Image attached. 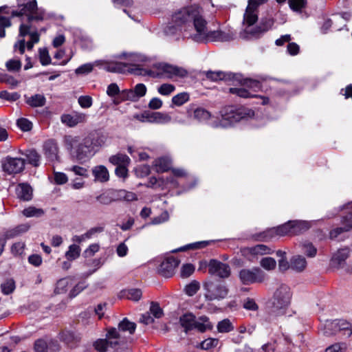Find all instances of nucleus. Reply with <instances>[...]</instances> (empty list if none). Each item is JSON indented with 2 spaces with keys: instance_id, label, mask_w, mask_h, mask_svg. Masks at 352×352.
<instances>
[{
  "instance_id": "f257e3e1",
  "label": "nucleus",
  "mask_w": 352,
  "mask_h": 352,
  "mask_svg": "<svg viewBox=\"0 0 352 352\" xmlns=\"http://www.w3.org/2000/svg\"><path fill=\"white\" fill-rule=\"evenodd\" d=\"M43 12L37 8L36 0H32L24 4L19 12H14V16H26L28 23H21L19 26V32L17 41L14 44V52L23 54L25 48L32 50L34 45L40 41V34L36 28H33L30 23L33 21H41L43 19Z\"/></svg>"
},
{
  "instance_id": "f03ea898",
  "label": "nucleus",
  "mask_w": 352,
  "mask_h": 352,
  "mask_svg": "<svg viewBox=\"0 0 352 352\" xmlns=\"http://www.w3.org/2000/svg\"><path fill=\"white\" fill-rule=\"evenodd\" d=\"M204 19L195 6L184 8L172 15L171 22L164 28L166 35H175L184 31L183 36L191 38V34L197 33L196 23Z\"/></svg>"
},
{
  "instance_id": "7ed1b4c3",
  "label": "nucleus",
  "mask_w": 352,
  "mask_h": 352,
  "mask_svg": "<svg viewBox=\"0 0 352 352\" xmlns=\"http://www.w3.org/2000/svg\"><path fill=\"white\" fill-rule=\"evenodd\" d=\"M116 58L118 59H124L126 62H106L103 68L109 72L120 74L128 72L138 76H147L152 73L151 70L145 67L146 64L149 62L151 59L144 54L135 52H123L118 54Z\"/></svg>"
},
{
  "instance_id": "20e7f679",
  "label": "nucleus",
  "mask_w": 352,
  "mask_h": 352,
  "mask_svg": "<svg viewBox=\"0 0 352 352\" xmlns=\"http://www.w3.org/2000/svg\"><path fill=\"white\" fill-rule=\"evenodd\" d=\"M197 33L191 34V39L197 43L226 42L233 39L234 34L230 32L221 30L209 31L205 19L198 20L196 23Z\"/></svg>"
},
{
  "instance_id": "39448f33",
  "label": "nucleus",
  "mask_w": 352,
  "mask_h": 352,
  "mask_svg": "<svg viewBox=\"0 0 352 352\" xmlns=\"http://www.w3.org/2000/svg\"><path fill=\"white\" fill-rule=\"evenodd\" d=\"M65 143L80 160L90 158L96 153L88 135L80 142L78 137L67 136L65 138Z\"/></svg>"
},
{
  "instance_id": "423d86ee",
  "label": "nucleus",
  "mask_w": 352,
  "mask_h": 352,
  "mask_svg": "<svg viewBox=\"0 0 352 352\" xmlns=\"http://www.w3.org/2000/svg\"><path fill=\"white\" fill-rule=\"evenodd\" d=\"M219 113L221 117V124L224 127L231 126L241 120L252 118L254 115V111L250 109L233 105L223 107Z\"/></svg>"
},
{
  "instance_id": "0eeeda50",
  "label": "nucleus",
  "mask_w": 352,
  "mask_h": 352,
  "mask_svg": "<svg viewBox=\"0 0 352 352\" xmlns=\"http://www.w3.org/2000/svg\"><path fill=\"white\" fill-rule=\"evenodd\" d=\"M292 298L290 288L286 285H281L275 291L270 309V313L274 316L285 314L289 307Z\"/></svg>"
},
{
  "instance_id": "6e6552de",
  "label": "nucleus",
  "mask_w": 352,
  "mask_h": 352,
  "mask_svg": "<svg viewBox=\"0 0 352 352\" xmlns=\"http://www.w3.org/2000/svg\"><path fill=\"white\" fill-rule=\"evenodd\" d=\"M179 324L184 328L186 333L193 329H197L200 333H204L207 330L212 329V325L206 316H201L197 319L195 315L190 312L180 316Z\"/></svg>"
},
{
  "instance_id": "1a4fd4ad",
  "label": "nucleus",
  "mask_w": 352,
  "mask_h": 352,
  "mask_svg": "<svg viewBox=\"0 0 352 352\" xmlns=\"http://www.w3.org/2000/svg\"><path fill=\"white\" fill-rule=\"evenodd\" d=\"M204 287L206 290L205 298L210 301L225 299L229 294L228 285L219 280L206 282Z\"/></svg>"
},
{
  "instance_id": "9d476101",
  "label": "nucleus",
  "mask_w": 352,
  "mask_h": 352,
  "mask_svg": "<svg viewBox=\"0 0 352 352\" xmlns=\"http://www.w3.org/2000/svg\"><path fill=\"white\" fill-rule=\"evenodd\" d=\"M188 74V71L182 67L166 63H155V78H184Z\"/></svg>"
},
{
  "instance_id": "9b49d317",
  "label": "nucleus",
  "mask_w": 352,
  "mask_h": 352,
  "mask_svg": "<svg viewBox=\"0 0 352 352\" xmlns=\"http://www.w3.org/2000/svg\"><path fill=\"white\" fill-rule=\"evenodd\" d=\"M239 278L243 285H250L256 283H263L265 276L258 267L243 268L239 272Z\"/></svg>"
},
{
  "instance_id": "f8f14e48",
  "label": "nucleus",
  "mask_w": 352,
  "mask_h": 352,
  "mask_svg": "<svg viewBox=\"0 0 352 352\" xmlns=\"http://www.w3.org/2000/svg\"><path fill=\"white\" fill-rule=\"evenodd\" d=\"M274 24V20L272 17L262 18L257 26L252 28H247L245 29V37L248 39L252 38H259L264 33L271 30Z\"/></svg>"
},
{
  "instance_id": "ddd939ff",
  "label": "nucleus",
  "mask_w": 352,
  "mask_h": 352,
  "mask_svg": "<svg viewBox=\"0 0 352 352\" xmlns=\"http://www.w3.org/2000/svg\"><path fill=\"white\" fill-rule=\"evenodd\" d=\"M208 272L211 275H215L221 278H228L231 274L230 265L216 259L210 261Z\"/></svg>"
},
{
  "instance_id": "4468645a",
  "label": "nucleus",
  "mask_w": 352,
  "mask_h": 352,
  "mask_svg": "<svg viewBox=\"0 0 352 352\" xmlns=\"http://www.w3.org/2000/svg\"><path fill=\"white\" fill-rule=\"evenodd\" d=\"M146 92V87L144 84L139 83L133 89L122 90L120 94L122 101H137L144 96Z\"/></svg>"
},
{
  "instance_id": "2eb2a0df",
  "label": "nucleus",
  "mask_w": 352,
  "mask_h": 352,
  "mask_svg": "<svg viewBox=\"0 0 352 352\" xmlns=\"http://www.w3.org/2000/svg\"><path fill=\"white\" fill-rule=\"evenodd\" d=\"M25 167V160L21 157H8L3 162V170L8 174H16Z\"/></svg>"
},
{
  "instance_id": "dca6fc26",
  "label": "nucleus",
  "mask_w": 352,
  "mask_h": 352,
  "mask_svg": "<svg viewBox=\"0 0 352 352\" xmlns=\"http://www.w3.org/2000/svg\"><path fill=\"white\" fill-rule=\"evenodd\" d=\"M87 119L88 116L86 113L78 111L63 114L60 117L61 122L69 127H74L79 124L85 123Z\"/></svg>"
},
{
  "instance_id": "f3484780",
  "label": "nucleus",
  "mask_w": 352,
  "mask_h": 352,
  "mask_svg": "<svg viewBox=\"0 0 352 352\" xmlns=\"http://www.w3.org/2000/svg\"><path fill=\"white\" fill-rule=\"evenodd\" d=\"M179 263V261L175 257H166L161 262L157 272L164 277H170L174 274L175 270L178 266Z\"/></svg>"
},
{
  "instance_id": "a211bd4d",
  "label": "nucleus",
  "mask_w": 352,
  "mask_h": 352,
  "mask_svg": "<svg viewBox=\"0 0 352 352\" xmlns=\"http://www.w3.org/2000/svg\"><path fill=\"white\" fill-rule=\"evenodd\" d=\"M43 152L49 162L58 161L59 159L58 147L57 143L53 140H48L44 142Z\"/></svg>"
},
{
  "instance_id": "6ab92c4d",
  "label": "nucleus",
  "mask_w": 352,
  "mask_h": 352,
  "mask_svg": "<svg viewBox=\"0 0 352 352\" xmlns=\"http://www.w3.org/2000/svg\"><path fill=\"white\" fill-rule=\"evenodd\" d=\"M349 249L347 248L339 250L334 254L331 258V265L334 267L342 268L345 265V261L349 257Z\"/></svg>"
},
{
  "instance_id": "aec40b11",
  "label": "nucleus",
  "mask_w": 352,
  "mask_h": 352,
  "mask_svg": "<svg viewBox=\"0 0 352 352\" xmlns=\"http://www.w3.org/2000/svg\"><path fill=\"white\" fill-rule=\"evenodd\" d=\"M16 194L21 200L30 201L32 199L33 190L28 184L21 183L16 188Z\"/></svg>"
},
{
  "instance_id": "412c9836",
  "label": "nucleus",
  "mask_w": 352,
  "mask_h": 352,
  "mask_svg": "<svg viewBox=\"0 0 352 352\" xmlns=\"http://www.w3.org/2000/svg\"><path fill=\"white\" fill-rule=\"evenodd\" d=\"M329 328L333 329L336 332L343 331L344 335L349 337L352 334L351 325L344 320H335L329 325Z\"/></svg>"
},
{
  "instance_id": "4be33fe9",
  "label": "nucleus",
  "mask_w": 352,
  "mask_h": 352,
  "mask_svg": "<svg viewBox=\"0 0 352 352\" xmlns=\"http://www.w3.org/2000/svg\"><path fill=\"white\" fill-rule=\"evenodd\" d=\"M91 172L96 182L104 183L107 182L109 179V171L103 165H98L93 167Z\"/></svg>"
},
{
  "instance_id": "5701e85b",
  "label": "nucleus",
  "mask_w": 352,
  "mask_h": 352,
  "mask_svg": "<svg viewBox=\"0 0 352 352\" xmlns=\"http://www.w3.org/2000/svg\"><path fill=\"white\" fill-rule=\"evenodd\" d=\"M193 113V118L199 122H205L208 120L210 117V113L206 109L202 107H195V105H191L190 109L188 110V113L190 114V112Z\"/></svg>"
},
{
  "instance_id": "b1692460",
  "label": "nucleus",
  "mask_w": 352,
  "mask_h": 352,
  "mask_svg": "<svg viewBox=\"0 0 352 352\" xmlns=\"http://www.w3.org/2000/svg\"><path fill=\"white\" fill-rule=\"evenodd\" d=\"M257 8L248 5L243 16V23L248 25V28L254 24L258 20L256 14Z\"/></svg>"
},
{
  "instance_id": "393cba45",
  "label": "nucleus",
  "mask_w": 352,
  "mask_h": 352,
  "mask_svg": "<svg viewBox=\"0 0 352 352\" xmlns=\"http://www.w3.org/2000/svg\"><path fill=\"white\" fill-rule=\"evenodd\" d=\"M121 336L118 330L116 328L109 329L107 333V340L109 342V346L116 348L120 343Z\"/></svg>"
},
{
  "instance_id": "a878e982",
  "label": "nucleus",
  "mask_w": 352,
  "mask_h": 352,
  "mask_svg": "<svg viewBox=\"0 0 352 352\" xmlns=\"http://www.w3.org/2000/svg\"><path fill=\"white\" fill-rule=\"evenodd\" d=\"M247 250L248 253L253 256L271 254L274 252L272 248L263 244H258L253 247L248 248Z\"/></svg>"
},
{
  "instance_id": "bb28decb",
  "label": "nucleus",
  "mask_w": 352,
  "mask_h": 352,
  "mask_svg": "<svg viewBox=\"0 0 352 352\" xmlns=\"http://www.w3.org/2000/svg\"><path fill=\"white\" fill-rule=\"evenodd\" d=\"M88 136L90 138L96 152L100 148L104 146L107 141V136L102 133L89 134Z\"/></svg>"
},
{
  "instance_id": "cd10ccee",
  "label": "nucleus",
  "mask_w": 352,
  "mask_h": 352,
  "mask_svg": "<svg viewBox=\"0 0 352 352\" xmlns=\"http://www.w3.org/2000/svg\"><path fill=\"white\" fill-rule=\"evenodd\" d=\"M171 168V160L165 156L155 160V170L157 172H166Z\"/></svg>"
},
{
  "instance_id": "c85d7f7f",
  "label": "nucleus",
  "mask_w": 352,
  "mask_h": 352,
  "mask_svg": "<svg viewBox=\"0 0 352 352\" xmlns=\"http://www.w3.org/2000/svg\"><path fill=\"white\" fill-rule=\"evenodd\" d=\"M291 225L292 235L298 234L307 230L310 227L309 223L305 221H291Z\"/></svg>"
},
{
  "instance_id": "c756f323",
  "label": "nucleus",
  "mask_w": 352,
  "mask_h": 352,
  "mask_svg": "<svg viewBox=\"0 0 352 352\" xmlns=\"http://www.w3.org/2000/svg\"><path fill=\"white\" fill-rule=\"evenodd\" d=\"M306 265V259L302 256L297 255L291 258V268L296 272H302Z\"/></svg>"
},
{
  "instance_id": "7c9ffc66",
  "label": "nucleus",
  "mask_w": 352,
  "mask_h": 352,
  "mask_svg": "<svg viewBox=\"0 0 352 352\" xmlns=\"http://www.w3.org/2000/svg\"><path fill=\"white\" fill-rule=\"evenodd\" d=\"M109 161L113 165L120 166L129 165L131 162V160L126 155L118 153V154L111 156L109 158Z\"/></svg>"
},
{
  "instance_id": "2f4dec72",
  "label": "nucleus",
  "mask_w": 352,
  "mask_h": 352,
  "mask_svg": "<svg viewBox=\"0 0 352 352\" xmlns=\"http://www.w3.org/2000/svg\"><path fill=\"white\" fill-rule=\"evenodd\" d=\"M26 102L32 107H41L45 104L46 98L42 94H35L28 98Z\"/></svg>"
},
{
  "instance_id": "473e14b6",
  "label": "nucleus",
  "mask_w": 352,
  "mask_h": 352,
  "mask_svg": "<svg viewBox=\"0 0 352 352\" xmlns=\"http://www.w3.org/2000/svg\"><path fill=\"white\" fill-rule=\"evenodd\" d=\"M276 230L272 228L267 229L263 232L255 234L252 236L256 241H267L275 236Z\"/></svg>"
},
{
  "instance_id": "72a5a7b5",
  "label": "nucleus",
  "mask_w": 352,
  "mask_h": 352,
  "mask_svg": "<svg viewBox=\"0 0 352 352\" xmlns=\"http://www.w3.org/2000/svg\"><path fill=\"white\" fill-rule=\"evenodd\" d=\"M80 248L78 245L72 244L69 246L65 256L68 261H74L80 256Z\"/></svg>"
},
{
  "instance_id": "f704fd0d",
  "label": "nucleus",
  "mask_w": 352,
  "mask_h": 352,
  "mask_svg": "<svg viewBox=\"0 0 352 352\" xmlns=\"http://www.w3.org/2000/svg\"><path fill=\"white\" fill-rule=\"evenodd\" d=\"M154 302H151L150 310L145 314L141 315L140 318V322L144 324L145 325H148L149 324H152L154 321Z\"/></svg>"
},
{
  "instance_id": "c9c22d12",
  "label": "nucleus",
  "mask_w": 352,
  "mask_h": 352,
  "mask_svg": "<svg viewBox=\"0 0 352 352\" xmlns=\"http://www.w3.org/2000/svg\"><path fill=\"white\" fill-rule=\"evenodd\" d=\"M136 329L135 323L129 321L127 318H124L118 324V331H129L130 334H133Z\"/></svg>"
},
{
  "instance_id": "e433bc0d",
  "label": "nucleus",
  "mask_w": 352,
  "mask_h": 352,
  "mask_svg": "<svg viewBox=\"0 0 352 352\" xmlns=\"http://www.w3.org/2000/svg\"><path fill=\"white\" fill-rule=\"evenodd\" d=\"M189 100V94L188 92H182L172 98V103L175 106L180 107L187 102Z\"/></svg>"
},
{
  "instance_id": "4c0bfd02",
  "label": "nucleus",
  "mask_w": 352,
  "mask_h": 352,
  "mask_svg": "<svg viewBox=\"0 0 352 352\" xmlns=\"http://www.w3.org/2000/svg\"><path fill=\"white\" fill-rule=\"evenodd\" d=\"M122 296L133 301H138L142 297V292L138 289H130L122 292Z\"/></svg>"
},
{
  "instance_id": "58836bf2",
  "label": "nucleus",
  "mask_w": 352,
  "mask_h": 352,
  "mask_svg": "<svg viewBox=\"0 0 352 352\" xmlns=\"http://www.w3.org/2000/svg\"><path fill=\"white\" fill-rule=\"evenodd\" d=\"M23 214L26 217H39L44 214V210L34 206H30L22 211Z\"/></svg>"
},
{
  "instance_id": "ea45409f",
  "label": "nucleus",
  "mask_w": 352,
  "mask_h": 352,
  "mask_svg": "<svg viewBox=\"0 0 352 352\" xmlns=\"http://www.w3.org/2000/svg\"><path fill=\"white\" fill-rule=\"evenodd\" d=\"M274 230H276L275 232V236H285L287 234H291L292 235V225H291V221H289L288 222L280 225L278 227L273 228Z\"/></svg>"
},
{
  "instance_id": "a19ab883",
  "label": "nucleus",
  "mask_w": 352,
  "mask_h": 352,
  "mask_svg": "<svg viewBox=\"0 0 352 352\" xmlns=\"http://www.w3.org/2000/svg\"><path fill=\"white\" fill-rule=\"evenodd\" d=\"M70 283V279L64 278L58 280L54 289V292L57 294L65 293Z\"/></svg>"
},
{
  "instance_id": "79ce46f5",
  "label": "nucleus",
  "mask_w": 352,
  "mask_h": 352,
  "mask_svg": "<svg viewBox=\"0 0 352 352\" xmlns=\"http://www.w3.org/2000/svg\"><path fill=\"white\" fill-rule=\"evenodd\" d=\"M28 162L34 166H38L40 164L41 155L34 150H31L26 154Z\"/></svg>"
},
{
  "instance_id": "37998d69",
  "label": "nucleus",
  "mask_w": 352,
  "mask_h": 352,
  "mask_svg": "<svg viewBox=\"0 0 352 352\" xmlns=\"http://www.w3.org/2000/svg\"><path fill=\"white\" fill-rule=\"evenodd\" d=\"M260 265L266 270H273L276 266V261L274 258L265 257L261 260Z\"/></svg>"
},
{
  "instance_id": "c03bdc74",
  "label": "nucleus",
  "mask_w": 352,
  "mask_h": 352,
  "mask_svg": "<svg viewBox=\"0 0 352 352\" xmlns=\"http://www.w3.org/2000/svg\"><path fill=\"white\" fill-rule=\"evenodd\" d=\"M96 199L98 201H99L101 204L103 205H108L116 200L113 195V192H112L102 193L98 195L96 197Z\"/></svg>"
},
{
  "instance_id": "a18cd8bd",
  "label": "nucleus",
  "mask_w": 352,
  "mask_h": 352,
  "mask_svg": "<svg viewBox=\"0 0 352 352\" xmlns=\"http://www.w3.org/2000/svg\"><path fill=\"white\" fill-rule=\"evenodd\" d=\"M21 62L19 58H14L8 60L6 63V68L10 72H18L21 68Z\"/></svg>"
},
{
  "instance_id": "49530a36",
  "label": "nucleus",
  "mask_w": 352,
  "mask_h": 352,
  "mask_svg": "<svg viewBox=\"0 0 352 352\" xmlns=\"http://www.w3.org/2000/svg\"><path fill=\"white\" fill-rule=\"evenodd\" d=\"M234 329L231 322L228 319H224L219 322L217 324V330L220 333H228Z\"/></svg>"
},
{
  "instance_id": "de8ad7c7",
  "label": "nucleus",
  "mask_w": 352,
  "mask_h": 352,
  "mask_svg": "<svg viewBox=\"0 0 352 352\" xmlns=\"http://www.w3.org/2000/svg\"><path fill=\"white\" fill-rule=\"evenodd\" d=\"M351 228H352V215L350 216L349 223H347L346 226H345L344 227L337 228L334 229L333 230L331 231L330 236L331 238H336L341 233H342L344 232H347V231L350 230Z\"/></svg>"
},
{
  "instance_id": "09e8293b",
  "label": "nucleus",
  "mask_w": 352,
  "mask_h": 352,
  "mask_svg": "<svg viewBox=\"0 0 352 352\" xmlns=\"http://www.w3.org/2000/svg\"><path fill=\"white\" fill-rule=\"evenodd\" d=\"M219 340L217 338H209L200 343V348L203 350H209L217 346Z\"/></svg>"
},
{
  "instance_id": "8fccbe9b",
  "label": "nucleus",
  "mask_w": 352,
  "mask_h": 352,
  "mask_svg": "<svg viewBox=\"0 0 352 352\" xmlns=\"http://www.w3.org/2000/svg\"><path fill=\"white\" fill-rule=\"evenodd\" d=\"M2 292L8 295L13 292L15 289V283L13 279L6 280L1 285Z\"/></svg>"
},
{
  "instance_id": "3c124183",
  "label": "nucleus",
  "mask_w": 352,
  "mask_h": 352,
  "mask_svg": "<svg viewBox=\"0 0 352 352\" xmlns=\"http://www.w3.org/2000/svg\"><path fill=\"white\" fill-rule=\"evenodd\" d=\"M171 121V116L168 113L155 112V124H166Z\"/></svg>"
},
{
  "instance_id": "603ef678",
  "label": "nucleus",
  "mask_w": 352,
  "mask_h": 352,
  "mask_svg": "<svg viewBox=\"0 0 352 352\" xmlns=\"http://www.w3.org/2000/svg\"><path fill=\"white\" fill-rule=\"evenodd\" d=\"M289 8L296 12L301 11L307 4V0H288Z\"/></svg>"
},
{
  "instance_id": "864d4df0",
  "label": "nucleus",
  "mask_w": 352,
  "mask_h": 352,
  "mask_svg": "<svg viewBox=\"0 0 352 352\" xmlns=\"http://www.w3.org/2000/svg\"><path fill=\"white\" fill-rule=\"evenodd\" d=\"M199 287V283L196 280H193L188 285H186L184 291L188 296H192L197 292Z\"/></svg>"
},
{
  "instance_id": "5fc2aeb1",
  "label": "nucleus",
  "mask_w": 352,
  "mask_h": 352,
  "mask_svg": "<svg viewBox=\"0 0 352 352\" xmlns=\"http://www.w3.org/2000/svg\"><path fill=\"white\" fill-rule=\"evenodd\" d=\"M230 93L245 98L256 96L251 95L250 93L244 88L232 87L230 88Z\"/></svg>"
},
{
  "instance_id": "6e6d98bb",
  "label": "nucleus",
  "mask_w": 352,
  "mask_h": 352,
  "mask_svg": "<svg viewBox=\"0 0 352 352\" xmlns=\"http://www.w3.org/2000/svg\"><path fill=\"white\" fill-rule=\"evenodd\" d=\"M30 228V226L27 224H22L17 227H16L12 230L8 232L7 236L8 237H14L21 233L27 232Z\"/></svg>"
},
{
  "instance_id": "4d7b16f0",
  "label": "nucleus",
  "mask_w": 352,
  "mask_h": 352,
  "mask_svg": "<svg viewBox=\"0 0 352 352\" xmlns=\"http://www.w3.org/2000/svg\"><path fill=\"white\" fill-rule=\"evenodd\" d=\"M38 53L40 62L42 65H47L51 63V58L47 48H40Z\"/></svg>"
},
{
  "instance_id": "13d9d810",
  "label": "nucleus",
  "mask_w": 352,
  "mask_h": 352,
  "mask_svg": "<svg viewBox=\"0 0 352 352\" xmlns=\"http://www.w3.org/2000/svg\"><path fill=\"white\" fill-rule=\"evenodd\" d=\"M230 74H226L222 72H206V77L212 80H224L227 78V76H230Z\"/></svg>"
},
{
  "instance_id": "bf43d9fd",
  "label": "nucleus",
  "mask_w": 352,
  "mask_h": 352,
  "mask_svg": "<svg viewBox=\"0 0 352 352\" xmlns=\"http://www.w3.org/2000/svg\"><path fill=\"white\" fill-rule=\"evenodd\" d=\"M347 345L346 343H336L327 347L324 352H346Z\"/></svg>"
},
{
  "instance_id": "052dcab7",
  "label": "nucleus",
  "mask_w": 352,
  "mask_h": 352,
  "mask_svg": "<svg viewBox=\"0 0 352 352\" xmlns=\"http://www.w3.org/2000/svg\"><path fill=\"white\" fill-rule=\"evenodd\" d=\"M175 90V85L172 84L164 83L158 87V92L163 96H169Z\"/></svg>"
},
{
  "instance_id": "680f3d73",
  "label": "nucleus",
  "mask_w": 352,
  "mask_h": 352,
  "mask_svg": "<svg viewBox=\"0 0 352 352\" xmlns=\"http://www.w3.org/2000/svg\"><path fill=\"white\" fill-rule=\"evenodd\" d=\"M11 26L10 19L6 16H0V38L6 36L5 29Z\"/></svg>"
},
{
  "instance_id": "e2e57ef3",
  "label": "nucleus",
  "mask_w": 352,
  "mask_h": 352,
  "mask_svg": "<svg viewBox=\"0 0 352 352\" xmlns=\"http://www.w3.org/2000/svg\"><path fill=\"white\" fill-rule=\"evenodd\" d=\"M134 118L142 122H152L154 119L153 113L148 111H145L140 114H135Z\"/></svg>"
},
{
  "instance_id": "0e129e2a",
  "label": "nucleus",
  "mask_w": 352,
  "mask_h": 352,
  "mask_svg": "<svg viewBox=\"0 0 352 352\" xmlns=\"http://www.w3.org/2000/svg\"><path fill=\"white\" fill-rule=\"evenodd\" d=\"M68 170L73 172L76 175H79L85 178L89 177L87 169L82 166H73L69 168Z\"/></svg>"
},
{
  "instance_id": "69168bd1",
  "label": "nucleus",
  "mask_w": 352,
  "mask_h": 352,
  "mask_svg": "<svg viewBox=\"0 0 352 352\" xmlns=\"http://www.w3.org/2000/svg\"><path fill=\"white\" fill-rule=\"evenodd\" d=\"M94 346L99 352H105L109 347V342L107 338L98 339L94 342Z\"/></svg>"
},
{
  "instance_id": "338daca9",
  "label": "nucleus",
  "mask_w": 352,
  "mask_h": 352,
  "mask_svg": "<svg viewBox=\"0 0 352 352\" xmlns=\"http://www.w3.org/2000/svg\"><path fill=\"white\" fill-rule=\"evenodd\" d=\"M78 102L82 108L87 109L91 107L93 100L89 96H81L78 98Z\"/></svg>"
},
{
  "instance_id": "774afa93",
  "label": "nucleus",
  "mask_w": 352,
  "mask_h": 352,
  "mask_svg": "<svg viewBox=\"0 0 352 352\" xmlns=\"http://www.w3.org/2000/svg\"><path fill=\"white\" fill-rule=\"evenodd\" d=\"M135 172L138 177H144L147 176L150 173L151 168L149 166L143 164L138 166L137 168H135Z\"/></svg>"
}]
</instances>
